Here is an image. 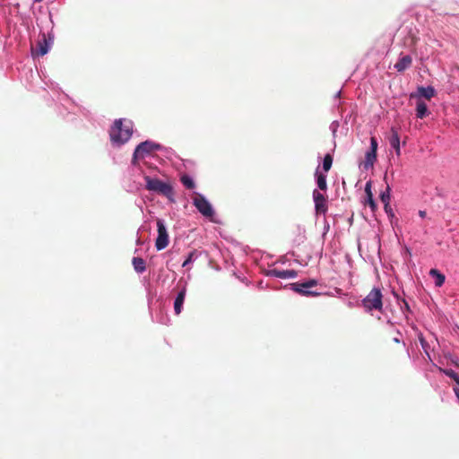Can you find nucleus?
Segmentation results:
<instances>
[{
	"instance_id": "f257e3e1",
	"label": "nucleus",
	"mask_w": 459,
	"mask_h": 459,
	"mask_svg": "<svg viewBox=\"0 0 459 459\" xmlns=\"http://www.w3.org/2000/svg\"><path fill=\"white\" fill-rule=\"evenodd\" d=\"M132 133L131 121L117 119L110 129V140L112 143L121 145L130 139Z\"/></svg>"
},
{
	"instance_id": "f03ea898",
	"label": "nucleus",
	"mask_w": 459,
	"mask_h": 459,
	"mask_svg": "<svg viewBox=\"0 0 459 459\" xmlns=\"http://www.w3.org/2000/svg\"><path fill=\"white\" fill-rule=\"evenodd\" d=\"M144 180L146 182V189L149 191L156 192L160 195L166 196L170 201H174V190L173 187L158 178H153L149 176L144 177Z\"/></svg>"
},
{
	"instance_id": "7ed1b4c3",
	"label": "nucleus",
	"mask_w": 459,
	"mask_h": 459,
	"mask_svg": "<svg viewBox=\"0 0 459 459\" xmlns=\"http://www.w3.org/2000/svg\"><path fill=\"white\" fill-rule=\"evenodd\" d=\"M383 295L378 288H373L371 291L362 299V306L365 310L369 312L372 310L382 311Z\"/></svg>"
},
{
	"instance_id": "20e7f679",
	"label": "nucleus",
	"mask_w": 459,
	"mask_h": 459,
	"mask_svg": "<svg viewBox=\"0 0 459 459\" xmlns=\"http://www.w3.org/2000/svg\"><path fill=\"white\" fill-rule=\"evenodd\" d=\"M317 281L315 279L308 280L304 282L291 283V290L297 293H299L307 297H316L319 295V292L313 291L310 289L317 285Z\"/></svg>"
},
{
	"instance_id": "39448f33",
	"label": "nucleus",
	"mask_w": 459,
	"mask_h": 459,
	"mask_svg": "<svg viewBox=\"0 0 459 459\" xmlns=\"http://www.w3.org/2000/svg\"><path fill=\"white\" fill-rule=\"evenodd\" d=\"M160 144L154 143L150 141H145L137 145L134 150L132 162L136 164L138 159H143L146 154H151L154 151L160 149Z\"/></svg>"
},
{
	"instance_id": "423d86ee",
	"label": "nucleus",
	"mask_w": 459,
	"mask_h": 459,
	"mask_svg": "<svg viewBox=\"0 0 459 459\" xmlns=\"http://www.w3.org/2000/svg\"><path fill=\"white\" fill-rule=\"evenodd\" d=\"M194 205L205 217H212L214 213L212 205L205 199V197L198 193H195V196L193 199Z\"/></svg>"
},
{
	"instance_id": "0eeeda50",
	"label": "nucleus",
	"mask_w": 459,
	"mask_h": 459,
	"mask_svg": "<svg viewBox=\"0 0 459 459\" xmlns=\"http://www.w3.org/2000/svg\"><path fill=\"white\" fill-rule=\"evenodd\" d=\"M158 237L156 238L155 247L157 250H162L169 245V234L167 232L164 222L161 219H157Z\"/></svg>"
},
{
	"instance_id": "6e6552de",
	"label": "nucleus",
	"mask_w": 459,
	"mask_h": 459,
	"mask_svg": "<svg viewBox=\"0 0 459 459\" xmlns=\"http://www.w3.org/2000/svg\"><path fill=\"white\" fill-rule=\"evenodd\" d=\"M313 199L315 203V210L317 214H325L327 212L326 199L325 195L318 190L313 191Z\"/></svg>"
},
{
	"instance_id": "1a4fd4ad",
	"label": "nucleus",
	"mask_w": 459,
	"mask_h": 459,
	"mask_svg": "<svg viewBox=\"0 0 459 459\" xmlns=\"http://www.w3.org/2000/svg\"><path fill=\"white\" fill-rule=\"evenodd\" d=\"M51 39H47L46 34H42V39L39 40L36 48H32V53L43 56L48 52Z\"/></svg>"
},
{
	"instance_id": "9d476101",
	"label": "nucleus",
	"mask_w": 459,
	"mask_h": 459,
	"mask_svg": "<svg viewBox=\"0 0 459 459\" xmlns=\"http://www.w3.org/2000/svg\"><path fill=\"white\" fill-rule=\"evenodd\" d=\"M267 275L281 279H294L298 276V272L295 270H279L274 268L269 270Z\"/></svg>"
},
{
	"instance_id": "9b49d317",
	"label": "nucleus",
	"mask_w": 459,
	"mask_h": 459,
	"mask_svg": "<svg viewBox=\"0 0 459 459\" xmlns=\"http://www.w3.org/2000/svg\"><path fill=\"white\" fill-rule=\"evenodd\" d=\"M412 65V58L409 55L402 56L398 61L394 64V68L399 73H403L405 70L410 68Z\"/></svg>"
},
{
	"instance_id": "f8f14e48",
	"label": "nucleus",
	"mask_w": 459,
	"mask_h": 459,
	"mask_svg": "<svg viewBox=\"0 0 459 459\" xmlns=\"http://www.w3.org/2000/svg\"><path fill=\"white\" fill-rule=\"evenodd\" d=\"M389 143L395 150L396 155L399 156L401 154L400 137H399L397 129L394 127L391 128V134L389 136Z\"/></svg>"
},
{
	"instance_id": "ddd939ff",
	"label": "nucleus",
	"mask_w": 459,
	"mask_h": 459,
	"mask_svg": "<svg viewBox=\"0 0 459 459\" xmlns=\"http://www.w3.org/2000/svg\"><path fill=\"white\" fill-rule=\"evenodd\" d=\"M186 289L184 287L177 295L174 301V310L176 315H179L182 311V307L185 301Z\"/></svg>"
},
{
	"instance_id": "4468645a",
	"label": "nucleus",
	"mask_w": 459,
	"mask_h": 459,
	"mask_svg": "<svg viewBox=\"0 0 459 459\" xmlns=\"http://www.w3.org/2000/svg\"><path fill=\"white\" fill-rule=\"evenodd\" d=\"M418 95L430 100L436 95V90L432 86L418 87Z\"/></svg>"
},
{
	"instance_id": "2eb2a0df",
	"label": "nucleus",
	"mask_w": 459,
	"mask_h": 459,
	"mask_svg": "<svg viewBox=\"0 0 459 459\" xmlns=\"http://www.w3.org/2000/svg\"><path fill=\"white\" fill-rule=\"evenodd\" d=\"M365 193L367 195V201L366 204H368L371 209L372 212H375L377 208V205L373 199V194L371 191V182H368L365 186Z\"/></svg>"
},
{
	"instance_id": "dca6fc26",
	"label": "nucleus",
	"mask_w": 459,
	"mask_h": 459,
	"mask_svg": "<svg viewBox=\"0 0 459 459\" xmlns=\"http://www.w3.org/2000/svg\"><path fill=\"white\" fill-rule=\"evenodd\" d=\"M429 114L427 104L423 100H419L416 103V117L422 119Z\"/></svg>"
},
{
	"instance_id": "f3484780",
	"label": "nucleus",
	"mask_w": 459,
	"mask_h": 459,
	"mask_svg": "<svg viewBox=\"0 0 459 459\" xmlns=\"http://www.w3.org/2000/svg\"><path fill=\"white\" fill-rule=\"evenodd\" d=\"M134 269L138 273H142L146 270L145 261L142 257H134L132 260Z\"/></svg>"
},
{
	"instance_id": "a211bd4d",
	"label": "nucleus",
	"mask_w": 459,
	"mask_h": 459,
	"mask_svg": "<svg viewBox=\"0 0 459 459\" xmlns=\"http://www.w3.org/2000/svg\"><path fill=\"white\" fill-rule=\"evenodd\" d=\"M376 160H377V152H374V151L367 152L366 160L363 163L364 169H368L369 168L373 167Z\"/></svg>"
},
{
	"instance_id": "6ab92c4d",
	"label": "nucleus",
	"mask_w": 459,
	"mask_h": 459,
	"mask_svg": "<svg viewBox=\"0 0 459 459\" xmlns=\"http://www.w3.org/2000/svg\"><path fill=\"white\" fill-rule=\"evenodd\" d=\"M429 274L431 276L436 277V281H435L436 286L441 287L444 284L446 277L443 273H439L437 269H431L429 271Z\"/></svg>"
},
{
	"instance_id": "aec40b11",
	"label": "nucleus",
	"mask_w": 459,
	"mask_h": 459,
	"mask_svg": "<svg viewBox=\"0 0 459 459\" xmlns=\"http://www.w3.org/2000/svg\"><path fill=\"white\" fill-rule=\"evenodd\" d=\"M390 192H391V188L390 186L387 185L385 191H383L381 194H380V200L381 202L384 204V205L385 206V208L387 209L388 207V204H390Z\"/></svg>"
},
{
	"instance_id": "412c9836",
	"label": "nucleus",
	"mask_w": 459,
	"mask_h": 459,
	"mask_svg": "<svg viewBox=\"0 0 459 459\" xmlns=\"http://www.w3.org/2000/svg\"><path fill=\"white\" fill-rule=\"evenodd\" d=\"M316 183H317V186L318 187L321 189V190H326L327 188V184H326V177L325 175L322 174V173H316Z\"/></svg>"
},
{
	"instance_id": "4be33fe9",
	"label": "nucleus",
	"mask_w": 459,
	"mask_h": 459,
	"mask_svg": "<svg viewBox=\"0 0 459 459\" xmlns=\"http://www.w3.org/2000/svg\"><path fill=\"white\" fill-rule=\"evenodd\" d=\"M180 181L187 189H194L195 186L194 180L188 175H183Z\"/></svg>"
},
{
	"instance_id": "5701e85b",
	"label": "nucleus",
	"mask_w": 459,
	"mask_h": 459,
	"mask_svg": "<svg viewBox=\"0 0 459 459\" xmlns=\"http://www.w3.org/2000/svg\"><path fill=\"white\" fill-rule=\"evenodd\" d=\"M333 164V157L331 154L327 153L324 157L323 160V169L327 172L330 170Z\"/></svg>"
},
{
	"instance_id": "b1692460",
	"label": "nucleus",
	"mask_w": 459,
	"mask_h": 459,
	"mask_svg": "<svg viewBox=\"0 0 459 459\" xmlns=\"http://www.w3.org/2000/svg\"><path fill=\"white\" fill-rule=\"evenodd\" d=\"M443 372L459 384V375L452 369H444Z\"/></svg>"
},
{
	"instance_id": "393cba45",
	"label": "nucleus",
	"mask_w": 459,
	"mask_h": 459,
	"mask_svg": "<svg viewBox=\"0 0 459 459\" xmlns=\"http://www.w3.org/2000/svg\"><path fill=\"white\" fill-rule=\"evenodd\" d=\"M195 255V251L190 252L188 256H187V258L184 261L182 266L186 267V265H188L193 261V258H194Z\"/></svg>"
},
{
	"instance_id": "a878e982",
	"label": "nucleus",
	"mask_w": 459,
	"mask_h": 459,
	"mask_svg": "<svg viewBox=\"0 0 459 459\" xmlns=\"http://www.w3.org/2000/svg\"><path fill=\"white\" fill-rule=\"evenodd\" d=\"M369 151H374V152H377V141L376 137L370 138V150Z\"/></svg>"
},
{
	"instance_id": "bb28decb",
	"label": "nucleus",
	"mask_w": 459,
	"mask_h": 459,
	"mask_svg": "<svg viewBox=\"0 0 459 459\" xmlns=\"http://www.w3.org/2000/svg\"><path fill=\"white\" fill-rule=\"evenodd\" d=\"M384 209H385V212H386V214L390 217V218H393L394 217V213L390 206V204H388V207L387 209L385 208V206L384 205Z\"/></svg>"
},
{
	"instance_id": "cd10ccee",
	"label": "nucleus",
	"mask_w": 459,
	"mask_h": 459,
	"mask_svg": "<svg viewBox=\"0 0 459 459\" xmlns=\"http://www.w3.org/2000/svg\"><path fill=\"white\" fill-rule=\"evenodd\" d=\"M419 215H420L421 218H425V217H426V215H427V212H426V211H422V210H420V211H419Z\"/></svg>"
},
{
	"instance_id": "c85d7f7f",
	"label": "nucleus",
	"mask_w": 459,
	"mask_h": 459,
	"mask_svg": "<svg viewBox=\"0 0 459 459\" xmlns=\"http://www.w3.org/2000/svg\"><path fill=\"white\" fill-rule=\"evenodd\" d=\"M453 363L457 367L459 368V360L456 359V360H453Z\"/></svg>"
},
{
	"instance_id": "c756f323",
	"label": "nucleus",
	"mask_w": 459,
	"mask_h": 459,
	"mask_svg": "<svg viewBox=\"0 0 459 459\" xmlns=\"http://www.w3.org/2000/svg\"><path fill=\"white\" fill-rule=\"evenodd\" d=\"M42 0H34L35 3L41 2Z\"/></svg>"
}]
</instances>
